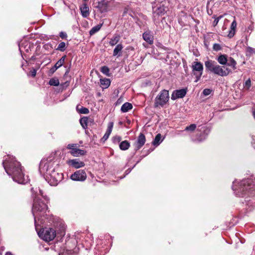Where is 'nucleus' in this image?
I'll return each mask as SVG.
<instances>
[{
    "instance_id": "22",
    "label": "nucleus",
    "mask_w": 255,
    "mask_h": 255,
    "mask_svg": "<svg viewBox=\"0 0 255 255\" xmlns=\"http://www.w3.org/2000/svg\"><path fill=\"white\" fill-rule=\"evenodd\" d=\"M132 108V105L131 103L126 102L121 107V111L123 113L128 112L129 110Z\"/></svg>"
},
{
    "instance_id": "42",
    "label": "nucleus",
    "mask_w": 255,
    "mask_h": 255,
    "mask_svg": "<svg viewBox=\"0 0 255 255\" xmlns=\"http://www.w3.org/2000/svg\"><path fill=\"white\" fill-rule=\"evenodd\" d=\"M36 74V70L35 69H32L31 70L29 73L28 74V76H31L32 77H34Z\"/></svg>"
},
{
    "instance_id": "48",
    "label": "nucleus",
    "mask_w": 255,
    "mask_h": 255,
    "mask_svg": "<svg viewBox=\"0 0 255 255\" xmlns=\"http://www.w3.org/2000/svg\"><path fill=\"white\" fill-rule=\"evenodd\" d=\"M253 141H252V145L253 147L255 148V139L253 138Z\"/></svg>"
},
{
    "instance_id": "44",
    "label": "nucleus",
    "mask_w": 255,
    "mask_h": 255,
    "mask_svg": "<svg viewBox=\"0 0 255 255\" xmlns=\"http://www.w3.org/2000/svg\"><path fill=\"white\" fill-rule=\"evenodd\" d=\"M57 69V68L55 66H53L52 67L49 71V75H52Z\"/></svg>"
},
{
    "instance_id": "49",
    "label": "nucleus",
    "mask_w": 255,
    "mask_h": 255,
    "mask_svg": "<svg viewBox=\"0 0 255 255\" xmlns=\"http://www.w3.org/2000/svg\"><path fill=\"white\" fill-rule=\"evenodd\" d=\"M22 44L19 45V48L20 50H21V49L22 48Z\"/></svg>"
},
{
    "instance_id": "33",
    "label": "nucleus",
    "mask_w": 255,
    "mask_h": 255,
    "mask_svg": "<svg viewBox=\"0 0 255 255\" xmlns=\"http://www.w3.org/2000/svg\"><path fill=\"white\" fill-rule=\"evenodd\" d=\"M77 109L80 114H88L89 113V109L83 107H81L80 109H79L78 107H77Z\"/></svg>"
},
{
    "instance_id": "19",
    "label": "nucleus",
    "mask_w": 255,
    "mask_h": 255,
    "mask_svg": "<svg viewBox=\"0 0 255 255\" xmlns=\"http://www.w3.org/2000/svg\"><path fill=\"white\" fill-rule=\"evenodd\" d=\"M237 27V22L235 20H234L231 24V29L228 34V37L230 38L233 37L235 33V29Z\"/></svg>"
},
{
    "instance_id": "20",
    "label": "nucleus",
    "mask_w": 255,
    "mask_h": 255,
    "mask_svg": "<svg viewBox=\"0 0 255 255\" xmlns=\"http://www.w3.org/2000/svg\"><path fill=\"white\" fill-rule=\"evenodd\" d=\"M226 65L231 67L233 70L237 69V62L231 57H228L227 64Z\"/></svg>"
},
{
    "instance_id": "50",
    "label": "nucleus",
    "mask_w": 255,
    "mask_h": 255,
    "mask_svg": "<svg viewBox=\"0 0 255 255\" xmlns=\"http://www.w3.org/2000/svg\"><path fill=\"white\" fill-rule=\"evenodd\" d=\"M13 255L12 254H11L10 253H6V255Z\"/></svg>"
},
{
    "instance_id": "24",
    "label": "nucleus",
    "mask_w": 255,
    "mask_h": 255,
    "mask_svg": "<svg viewBox=\"0 0 255 255\" xmlns=\"http://www.w3.org/2000/svg\"><path fill=\"white\" fill-rule=\"evenodd\" d=\"M120 39V37L119 35H115L111 39L109 44L112 46H115L119 42Z\"/></svg>"
},
{
    "instance_id": "31",
    "label": "nucleus",
    "mask_w": 255,
    "mask_h": 255,
    "mask_svg": "<svg viewBox=\"0 0 255 255\" xmlns=\"http://www.w3.org/2000/svg\"><path fill=\"white\" fill-rule=\"evenodd\" d=\"M255 53V50L254 48L251 47H248L246 48V55L247 57L252 56Z\"/></svg>"
},
{
    "instance_id": "27",
    "label": "nucleus",
    "mask_w": 255,
    "mask_h": 255,
    "mask_svg": "<svg viewBox=\"0 0 255 255\" xmlns=\"http://www.w3.org/2000/svg\"><path fill=\"white\" fill-rule=\"evenodd\" d=\"M80 123L84 128H86L89 123V119L87 117H83L80 120Z\"/></svg>"
},
{
    "instance_id": "47",
    "label": "nucleus",
    "mask_w": 255,
    "mask_h": 255,
    "mask_svg": "<svg viewBox=\"0 0 255 255\" xmlns=\"http://www.w3.org/2000/svg\"><path fill=\"white\" fill-rule=\"evenodd\" d=\"M205 138L206 136H204L203 138L198 137L196 140L198 141L201 142L203 141Z\"/></svg>"
},
{
    "instance_id": "16",
    "label": "nucleus",
    "mask_w": 255,
    "mask_h": 255,
    "mask_svg": "<svg viewBox=\"0 0 255 255\" xmlns=\"http://www.w3.org/2000/svg\"><path fill=\"white\" fill-rule=\"evenodd\" d=\"M113 126H114L113 122H110L108 124V129H107L106 133H105V134L104 135V136H103V137L102 138V139L104 141H105L106 140H107L108 138H109V136H110V135L111 133V132L112 131V129H113Z\"/></svg>"
},
{
    "instance_id": "32",
    "label": "nucleus",
    "mask_w": 255,
    "mask_h": 255,
    "mask_svg": "<svg viewBox=\"0 0 255 255\" xmlns=\"http://www.w3.org/2000/svg\"><path fill=\"white\" fill-rule=\"evenodd\" d=\"M49 84L51 86H57L59 85V81L58 79L52 78L49 80Z\"/></svg>"
},
{
    "instance_id": "17",
    "label": "nucleus",
    "mask_w": 255,
    "mask_h": 255,
    "mask_svg": "<svg viewBox=\"0 0 255 255\" xmlns=\"http://www.w3.org/2000/svg\"><path fill=\"white\" fill-rule=\"evenodd\" d=\"M81 14L84 17H87L89 15V8L87 4L84 3L80 7Z\"/></svg>"
},
{
    "instance_id": "5",
    "label": "nucleus",
    "mask_w": 255,
    "mask_h": 255,
    "mask_svg": "<svg viewBox=\"0 0 255 255\" xmlns=\"http://www.w3.org/2000/svg\"><path fill=\"white\" fill-rule=\"evenodd\" d=\"M60 159L56 153L51 154L47 158L43 159L39 164V170L45 178L58 167Z\"/></svg>"
},
{
    "instance_id": "40",
    "label": "nucleus",
    "mask_w": 255,
    "mask_h": 255,
    "mask_svg": "<svg viewBox=\"0 0 255 255\" xmlns=\"http://www.w3.org/2000/svg\"><path fill=\"white\" fill-rule=\"evenodd\" d=\"M213 17L215 18V20L213 22V25L214 26H215L218 24L219 20L223 17V15H220L217 17H215V16H214Z\"/></svg>"
},
{
    "instance_id": "4",
    "label": "nucleus",
    "mask_w": 255,
    "mask_h": 255,
    "mask_svg": "<svg viewBox=\"0 0 255 255\" xmlns=\"http://www.w3.org/2000/svg\"><path fill=\"white\" fill-rule=\"evenodd\" d=\"M228 56L226 54H221L217 58L218 63L223 66H221L215 61L208 60L205 61V66L206 69L214 74L221 77H226L231 72V70L225 66L227 64Z\"/></svg>"
},
{
    "instance_id": "38",
    "label": "nucleus",
    "mask_w": 255,
    "mask_h": 255,
    "mask_svg": "<svg viewBox=\"0 0 255 255\" xmlns=\"http://www.w3.org/2000/svg\"><path fill=\"white\" fill-rule=\"evenodd\" d=\"M101 71L104 74H105L106 75H107L108 76L109 75V69L108 67L107 66H103L101 68Z\"/></svg>"
},
{
    "instance_id": "35",
    "label": "nucleus",
    "mask_w": 255,
    "mask_h": 255,
    "mask_svg": "<svg viewBox=\"0 0 255 255\" xmlns=\"http://www.w3.org/2000/svg\"><path fill=\"white\" fill-rule=\"evenodd\" d=\"M101 83L102 85H104L105 88H107L110 86L111 82L109 79H106L101 80Z\"/></svg>"
},
{
    "instance_id": "43",
    "label": "nucleus",
    "mask_w": 255,
    "mask_h": 255,
    "mask_svg": "<svg viewBox=\"0 0 255 255\" xmlns=\"http://www.w3.org/2000/svg\"><path fill=\"white\" fill-rule=\"evenodd\" d=\"M212 92V90L210 89H205L203 91V94L204 96H208Z\"/></svg>"
},
{
    "instance_id": "10",
    "label": "nucleus",
    "mask_w": 255,
    "mask_h": 255,
    "mask_svg": "<svg viewBox=\"0 0 255 255\" xmlns=\"http://www.w3.org/2000/svg\"><path fill=\"white\" fill-rule=\"evenodd\" d=\"M97 12L104 13L110 10V2L104 1H97L95 6Z\"/></svg>"
},
{
    "instance_id": "46",
    "label": "nucleus",
    "mask_w": 255,
    "mask_h": 255,
    "mask_svg": "<svg viewBox=\"0 0 255 255\" xmlns=\"http://www.w3.org/2000/svg\"><path fill=\"white\" fill-rule=\"evenodd\" d=\"M121 140V138L120 136H115L114 138V140L115 142L117 141V142H120Z\"/></svg>"
},
{
    "instance_id": "18",
    "label": "nucleus",
    "mask_w": 255,
    "mask_h": 255,
    "mask_svg": "<svg viewBox=\"0 0 255 255\" xmlns=\"http://www.w3.org/2000/svg\"><path fill=\"white\" fill-rule=\"evenodd\" d=\"M70 153L74 156L77 157L79 155H84L86 153V151L84 150H82L77 148L75 149L71 150Z\"/></svg>"
},
{
    "instance_id": "34",
    "label": "nucleus",
    "mask_w": 255,
    "mask_h": 255,
    "mask_svg": "<svg viewBox=\"0 0 255 255\" xmlns=\"http://www.w3.org/2000/svg\"><path fill=\"white\" fill-rule=\"evenodd\" d=\"M65 48H66L65 43L64 42H61L59 44L58 47L56 48V50H59L61 52H63L65 51Z\"/></svg>"
},
{
    "instance_id": "36",
    "label": "nucleus",
    "mask_w": 255,
    "mask_h": 255,
    "mask_svg": "<svg viewBox=\"0 0 255 255\" xmlns=\"http://www.w3.org/2000/svg\"><path fill=\"white\" fill-rule=\"evenodd\" d=\"M196 128V125L195 124H191L189 126L187 127L185 130L186 131H193Z\"/></svg>"
},
{
    "instance_id": "41",
    "label": "nucleus",
    "mask_w": 255,
    "mask_h": 255,
    "mask_svg": "<svg viewBox=\"0 0 255 255\" xmlns=\"http://www.w3.org/2000/svg\"><path fill=\"white\" fill-rule=\"evenodd\" d=\"M213 49L214 50L217 51L220 50L221 49V47L219 44L215 43L213 45Z\"/></svg>"
},
{
    "instance_id": "11",
    "label": "nucleus",
    "mask_w": 255,
    "mask_h": 255,
    "mask_svg": "<svg viewBox=\"0 0 255 255\" xmlns=\"http://www.w3.org/2000/svg\"><path fill=\"white\" fill-rule=\"evenodd\" d=\"M71 179L74 181H84L87 178V174L83 170H79L71 175Z\"/></svg>"
},
{
    "instance_id": "7",
    "label": "nucleus",
    "mask_w": 255,
    "mask_h": 255,
    "mask_svg": "<svg viewBox=\"0 0 255 255\" xmlns=\"http://www.w3.org/2000/svg\"><path fill=\"white\" fill-rule=\"evenodd\" d=\"M40 223L39 222V225L37 227L40 226ZM37 229H38L37 228ZM36 230L39 237L46 242L53 240L56 237V232L55 230L52 228L42 229V230L39 231H38V230L36 229Z\"/></svg>"
},
{
    "instance_id": "21",
    "label": "nucleus",
    "mask_w": 255,
    "mask_h": 255,
    "mask_svg": "<svg viewBox=\"0 0 255 255\" xmlns=\"http://www.w3.org/2000/svg\"><path fill=\"white\" fill-rule=\"evenodd\" d=\"M123 48L124 47L122 44H118L114 50L113 56H120L121 55V53Z\"/></svg>"
},
{
    "instance_id": "9",
    "label": "nucleus",
    "mask_w": 255,
    "mask_h": 255,
    "mask_svg": "<svg viewBox=\"0 0 255 255\" xmlns=\"http://www.w3.org/2000/svg\"><path fill=\"white\" fill-rule=\"evenodd\" d=\"M192 71L196 77L195 82H197L200 79L203 71V66L200 62L195 61L192 65Z\"/></svg>"
},
{
    "instance_id": "26",
    "label": "nucleus",
    "mask_w": 255,
    "mask_h": 255,
    "mask_svg": "<svg viewBox=\"0 0 255 255\" xmlns=\"http://www.w3.org/2000/svg\"><path fill=\"white\" fill-rule=\"evenodd\" d=\"M66 57V55L63 56L55 64L54 66H55L57 69L59 67H61L65 62V60Z\"/></svg>"
},
{
    "instance_id": "13",
    "label": "nucleus",
    "mask_w": 255,
    "mask_h": 255,
    "mask_svg": "<svg viewBox=\"0 0 255 255\" xmlns=\"http://www.w3.org/2000/svg\"><path fill=\"white\" fill-rule=\"evenodd\" d=\"M66 163L68 165L76 169L83 167L85 166L84 162L77 158L68 160Z\"/></svg>"
},
{
    "instance_id": "6",
    "label": "nucleus",
    "mask_w": 255,
    "mask_h": 255,
    "mask_svg": "<svg viewBox=\"0 0 255 255\" xmlns=\"http://www.w3.org/2000/svg\"><path fill=\"white\" fill-rule=\"evenodd\" d=\"M63 178V174L61 172L58 171V167L52 171V172L50 173L49 174L47 175L45 179L52 186L57 185Z\"/></svg>"
},
{
    "instance_id": "28",
    "label": "nucleus",
    "mask_w": 255,
    "mask_h": 255,
    "mask_svg": "<svg viewBox=\"0 0 255 255\" xmlns=\"http://www.w3.org/2000/svg\"><path fill=\"white\" fill-rule=\"evenodd\" d=\"M101 25L98 24L93 27L90 31L89 34L90 35H93L97 32L101 28Z\"/></svg>"
},
{
    "instance_id": "39",
    "label": "nucleus",
    "mask_w": 255,
    "mask_h": 255,
    "mask_svg": "<svg viewBox=\"0 0 255 255\" xmlns=\"http://www.w3.org/2000/svg\"><path fill=\"white\" fill-rule=\"evenodd\" d=\"M244 87L247 89H249L251 86V81L250 79H248L245 83Z\"/></svg>"
},
{
    "instance_id": "30",
    "label": "nucleus",
    "mask_w": 255,
    "mask_h": 255,
    "mask_svg": "<svg viewBox=\"0 0 255 255\" xmlns=\"http://www.w3.org/2000/svg\"><path fill=\"white\" fill-rule=\"evenodd\" d=\"M161 134L160 133L157 134L156 135V136L154 138V140L152 142V144L154 145H158L160 143V142L162 141V140H161Z\"/></svg>"
},
{
    "instance_id": "12",
    "label": "nucleus",
    "mask_w": 255,
    "mask_h": 255,
    "mask_svg": "<svg viewBox=\"0 0 255 255\" xmlns=\"http://www.w3.org/2000/svg\"><path fill=\"white\" fill-rule=\"evenodd\" d=\"M165 12V7L163 5L160 4L159 6L157 7H153V12L154 20L155 21L159 16H161L164 14Z\"/></svg>"
},
{
    "instance_id": "37",
    "label": "nucleus",
    "mask_w": 255,
    "mask_h": 255,
    "mask_svg": "<svg viewBox=\"0 0 255 255\" xmlns=\"http://www.w3.org/2000/svg\"><path fill=\"white\" fill-rule=\"evenodd\" d=\"M78 147V144L76 143H72L69 144L67 146V148L69 149H71V150H73L75 149V148Z\"/></svg>"
},
{
    "instance_id": "2",
    "label": "nucleus",
    "mask_w": 255,
    "mask_h": 255,
    "mask_svg": "<svg viewBox=\"0 0 255 255\" xmlns=\"http://www.w3.org/2000/svg\"><path fill=\"white\" fill-rule=\"evenodd\" d=\"M31 190L32 195L34 196L35 192L34 188H32ZM38 193L37 192L35 193L32 209V213L34 218L35 229L36 230H37L39 222L40 224H43V219L42 217H44L45 215H46V212L48 210L46 204L43 201H41L39 197V195L43 196L42 191L38 189Z\"/></svg>"
},
{
    "instance_id": "15",
    "label": "nucleus",
    "mask_w": 255,
    "mask_h": 255,
    "mask_svg": "<svg viewBox=\"0 0 255 255\" xmlns=\"http://www.w3.org/2000/svg\"><path fill=\"white\" fill-rule=\"evenodd\" d=\"M145 137L142 133H140L137 137L136 142L134 144L136 150L139 149L145 143Z\"/></svg>"
},
{
    "instance_id": "3",
    "label": "nucleus",
    "mask_w": 255,
    "mask_h": 255,
    "mask_svg": "<svg viewBox=\"0 0 255 255\" xmlns=\"http://www.w3.org/2000/svg\"><path fill=\"white\" fill-rule=\"evenodd\" d=\"M232 189L239 197H252L255 195V178H248L233 183Z\"/></svg>"
},
{
    "instance_id": "1",
    "label": "nucleus",
    "mask_w": 255,
    "mask_h": 255,
    "mask_svg": "<svg viewBox=\"0 0 255 255\" xmlns=\"http://www.w3.org/2000/svg\"><path fill=\"white\" fill-rule=\"evenodd\" d=\"M2 165L7 174L11 176L13 180L19 183L25 184L29 181L27 176L23 172L20 163L12 156L7 155L2 162Z\"/></svg>"
},
{
    "instance_id": "8",
    "label": "nucleus",
    "mask_w": 255,
    "mask_h": 255,
    "mask_svg": "<svg viewBox=\"0 0 255 255\" xmlns=\"http://www.w3.org/2000/svg\"><path fill=\"white\" fill-rule=\"evenodd\" d=\"M168 91L162 90L155 99L154 106L155 108L163 107L169 101Z\"/></svg>"
},
{
    "instance_id": "23",
    "label": "nucleus",
    "mask_w": 255,
    "mask_h": 255,
    "mask_svg": "<svg viewBox=\"0 0 255 255\" xmlns=\"http://www.w3.org/2000/svg\"><path fill=\"white\" fill-rule=\"evenodd\" d=\"M143 39L149 44H152L153 42V37L149 34L144 33L142 34Z\"/></svg>"
},
{
    "instance_id": "25",
    "label": "nucleus",
    "mask_w": 255,
    "mask_h": 255,
    "mask_svg": "<svg viewBox=\"0 0 255 255\" xmlns=\"http://www.w3.org/2000/svg\"><path fill=\"white\" fill-rule=\"evenodd\" d=\"M129 142L127 140H124L121 142L119 145L120 148L121 150H125L128 149L129 147Z\"/></svg>"
},
{
    "instance_id": "45",
    "label": "nucleus",
    "mask_w": 255,
    "mask_h": 255,
    "mask_svg": "<svg viewBox=\"0 0 255 255\" xmlns=\"http://www.w3.org/2000/svg\"><path fill=\"white\" fill-rule=\"evenodd\" d=\"M60 37L62 39H65L67 37V34L65 32H61L60 33Z\"/></svg>"
},
{
    "instance_id": "29",
    "label": "nucleus",
    "mask_w": 255,
    "mask_h": 255,
    "mask_svg": "<svg viewBox=\"0 0 255 255\" xmlns=\"http://www.w3.org/2000/svg\"><path fill=\"white\" fill-rule=\"evenodd\" d=\"M59 255H75L74 252L71 250L63 249V252H60Z\"/></svg>"
},
{
    "instance_id": "14",
    "label": "nucleus",
    "mask_w": 255,
    "mask_h": 255,
    "mask_svg": "<svg viewBox=\"0 0 255 255\" xmlns=\"http://www.w3.org/2000/svg\"><path fill=\"white\" fill-rule=\"evenodd\" d=\"M186 93L187 90L186 89L175 90L173 92L171 98L172 100L182 98L186 95Z\"/></svg>"
}]
</instances>
